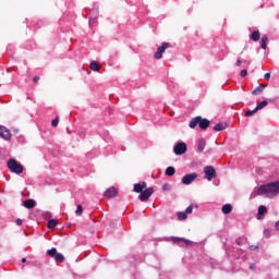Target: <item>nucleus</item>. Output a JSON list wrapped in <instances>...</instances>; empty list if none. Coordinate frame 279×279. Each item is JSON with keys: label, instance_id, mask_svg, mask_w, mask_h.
Instances as JSON below:
<instances>
[{"label": "nucleus", "instance_id": "3", "mask_svg": "<svg viewBox=\"0 0 279 279\" xmlns=\"http://www.w3.org/2000/svg\"><path fill=\"white\" fill-rule=\"evenodd\" d=\"M8 168L10 169V171H12V173H23V165L19 163L16 159H9Z\"/></svg>", "mask_w": 279, "mask_h": 279}, {"label": "nucleus", "instance_id": "37", "mask_svg": "<svg viewBox=\"0 0 279 279\" xmlns=\"http://www.w3.org/2000/svg\"><path fill=\"white\" fill-rule=\"evenodd\" d=\"M141 185H142V190L147 189V183L146 182H143Z\"/></svg>", "mask_w": 279, "mask_h": 279}, {"label": "nucleus", "instance_id": "10", "mask_svg": "<svg viewBox=\"0 0 279 279\" xmlns=\"http://www.w3.org/2000/svg\"><path fill=\"white\" fill-rule=\"evenodd\" d=\"M0 137L4 141H10L12 138V133L5 126L0 125Z\"/></svg>", "mask_w": 279, "mask_h": 279}, {"label": "nucleus", "instance_id": "29", "mask_svg": "<svg viewBox=\"0 0 279 279\" xmlns=\"http://www.w3.org/2000/svg\"><path fill=\"white\" fill-rule=\"evenodd\" d=\"M58 123H59V119H58V118L53 119V120L51 121L52 128H58Z\"/></svg>", "mask_w": 279, "mask_h": 279}, {"label": "nucleus", "instance_id": "41", "mask_svg": "<svg viewBox=\"0 0 279 279\" xmlns=\"http://www.w3.org/2000/svg\"><path fill=\"white\" fill-rule=\"evenodd\" d=\"M22 263H27V258L23 257Z\"/></svg>", "mask_w": 279, "mask_h": 279}, {"label": "nucleus", "instance_id": "12", "mask_svg": "<svg viewBox=\"0 0 279 279\" xmlns=\"http://www.w3.org/2000/svg\"><path fill=\"white\" fill-rule=\"evenodd\" d=\"M226 128H228V124L226 122H220L214 126V131L215 132H223V130H226Z\"/></svg>", "mask_w": 279, "mask_h": 279}, {"label": "nucleus", "instance_id": "35", "mask_svg": "<svg viewBox=\"0 0 279 279\" xmlns=\"http://www.w3.org/2000/svg\"><path fill=\"white\" fill-rule=\"evenodd\" d=\"M271 78V74L270 73H266L265 75H264V80H270Z\"/></svg>", "mask_w": 279, "mask_h": 279}, {"label": "nucleus", "instance_id": "34", "mask_svg": "<svg viewBox=\"0 0 279 279\" xmlns=\"http://www.w3.org/2000/svg\"><path fill=\"white\" fill-rule=\"evenodd\" d=\"M241 64H243V61L241 59H238V61L235 62V66H241Z\"/></svg>", "mask_w": 279, "mask_h": 279}, {"label": "nucleus", "instance_id": "20", "mask_svg": "<svg viewBox=\"0 0 279 279\" xmlns=\"http://www.w3.org/2000/svg\"><path fill=\"white\" fill-rule=\"evenodd\" d=\"M166 175H168L169 178H171L172 175H175V168L173 167H168L166 169Z\"/></svg>", "mask_w": 279, "mask_h": 279}, {"label": "nucleus", "instance_id": "9", "mask_svg": "<svg viewBox=\"0 0 279 279\" xmlns=\"http://www.w3.org/2000/svg\"><path fill=\"white\" fill-rule=\"evenodd\" d=\"M195 180H197V173L196 172L185 174L182 178V184H185V185L193 184V182H195Z\"/></svg>", "mask_w": 279, "mask_h": 279}, {"label": "nucleus", "instance_id": "36", "mask_svg": "<svg viewBox=\"0 0 279 279\" xmlns=\"http://www.w3.org/2000/svg\"><path fill=\"white\" fill-rule=\"evenodd\" d=\"M39 80H40V77H38V76H34L33 82L38 83V82H39Z\"/></svg>", "mask_w": 279, "mask_h": 279}, {"label": "nucleus", "instance_id": "23", "mask_svg": "<svg viewBox=\"0 0 279 279\" xmlns=\"http://www.w3.org/2000/svg\"><path fill=\"white\" fill-rule=\"evenodd\" d=\"M47 226H48V228L53 229V228H56V226H58V221L56 219H50V220H48Z\"/></svg>", "mask_w": 279, "mask_h": 279}, {"label": "nucleus", "instance_id": "11", "mask_svg": "<svg viewBox=\"0 0 279 279\" xmlns=\"http://www.w3.org/2000/svg\"><path fill=\"white\" fill-rule=\"evenodd\" d=\"M104 196L107 197V199L117 197V189L114 186L107 189V191L104 193Z\"/></svg>", "mask_w": 279, "mask_h": 279}, {"label": "nucleus", "instance_id": "2", "mask_svg": "<svg viewBox=\"0 0 279 279\" xmlns=\"http://www.w3.org/2000/svg\"><path fill=\"white\" fill-rule=\"evenodd\" d=\"M197 125L201 130H208V128H210V120L202 118V116H197L190 121L189 128H191V130H195Z\"/></svg>", "mask_w": 279, "mask_h": 279}, {"label": "nucleus", "instance_id": "14", "mask_svg": "<svg viewBox=\"0 0 279 279\" xmlns=\"http://www.w3.org/2000/svg\"><path fill=\"white\" fill-rule=\"evenodd\" d=\"M204 149H206V140L201 138V140H198L197 151H199V154H202V151H204Z\"/></svg>", "mask_w": 279, "mask_h": 279}, {"label": "nucleus", "instance_id": "38", "mask_svg": "<svg viewBox=\"0 0 279 279\" xmlns=\"http://www.w3.org/2000/svg\"><path fill=\"white\" fill-rule=\"evenodd\" d=\"M275 228H276V230H279V221H277V222L275 223Z\"/></svg>", "mask_w": 279, "mask_h": 279}, {"label": "nucleus", "instance_id": "32", "mask_svg": "<svg viewBox=\"0 0 279 279\" xmlns=\"http://www.w3.org/2000/svg\"><path fill=\"white\" fill-rule=\"evenodd\" d=\"M162 191H171V185L170 184H165L162 186Z\"/></svg>", "mask_w": 279, "mask_h": 279}, {"label": "nucleus", "instance_id": "33", "mask_svg": "<svg viewBox=\"0 0 279 279\" xmlns=\"http://www.w3.org/2000/svg\"><path fill=\"white\" fill-rule=\"evenodd\" d=\"M15 222L16 226H23V220L21 218H17Z\"/></svg>", "mask_w": 279, "mask_h": 279}, {"label": "nucleus", "instance_id": "4", "mask_svg": "<svg viewBox=\"0 0 279 279\" xmlns=\"http://www.w3.org/2000/svg\"><path fill=\"white\" fill-rule=\"evenodd\" d=\"M47 254L48 256H50V258H54L57 263H64V255H62V253H58V250L56 247L48 250Z\"/></svg>", "mask_w": 279, "mask_h": 279}, {"label": "nucleus", "instance_id": "25", "mask_svg": "<svg viewBox=\"0 0 279 279\" xmlns=\"http://www.w3.org/2000/svg\"><path fill=\"white\" fill-rule=\"evenodd\" d=\"M186 211H181V213H178V219L179 221H184V219H186Z\"/></svg>", "mask_w": 279, "mask_h": 279}, {"label": "nucleus", "instance_id": "1", "mask_svg": "<svg viewBox=\"0 0 279 279\" xmlns=\"http://www.w3.org/2000/svg\"><path fill=\"white\" fill-rule=\"evenodd\" d=\"M254 193L255 195H264V197H276L279 195V181L255 187Z\"/></svg>", "mask_w": 279, "mask_h": 279}, {"label": "nucleus", "instance_id": "22", "mask_svg": "<svg viewBox=\"0 0 279 279\" xmlns=\"http://www.w3.org/2000/svg\"><path fill=\"white\" fill-rule=\"evenodd\" d=\"M90 70H92V71H95V72H98V71H99V62H97V61H92V62H90Z\"/></svg>", "mask_w": 279, "mask_h": 279}, {"label": "nucleus", "instance_id": "7", "mask_svg": "<svg viewBox=\"0 0 279 279\" xmlns=\"http://www.w3.org/2000/svg\"><path fill=\"white\" fill-rule=\"evenodd\" d=\"M167 49H169V43H163L160 47H158L154 54L155 60H160L162 58V53H165Z\"/></svg>", "mask_w": 279, "mask_h": 279}, {"label": "nucleus", "instance_id": "21", "mask_svg": "<svg viewBox=\"0 0 279 279\" xmlns=\"http://www.w3.org/2000/svg\"><path fill=\"white\" fill-rule=\"evenodd\" d=\"M268 40H269V38L267 37V35L262 36V49H267Z\"/></svg>", "mask_w": 279, "mask_h": 279}, {"label": "nucleus", "instance_id": "6", "mask_svg": "<svg viewBox=\"0 0 279 279\" xmlns=\"http://www.w3.org/2000/svg\"><path fill=\"white\" fill-rule=\"evenodd\" d=\"M173 151L175 156H182L183 154H186V143L180 142L173 147Z\"/></svg>", "mask_w": 279, "mask_h": 279}, {"label": "nucleus", "instance_id": "30", "mask_svg": "<svg viewBox=\"0 0 279 279\" xmlns=\"http://www.w3.org/2000/svg\"><path fill=\"white\" fill-rule=\"evenodd\" d=\"M191 213H193V205H190V206L185 209V214H186V215H191Z\"/></svg>", "mask_w": 279, "mask_h": 279}, {"label": "nucleus", "instance_id": "39", "mask_svg": "<svg viewBox=\"0 0 279 279\" xmlns=\"http://www.w3.org/2000/svg\"><path fill=\"white\" fill-rule=\"evenodd\" d=\"M250 250H258V246H250Z\"/></svg>", "mask_w": 279, "mask_h": 279}, {"label": "nucleus", "instance_id": "5", "mask_svg": "<svg viewBox=\"0 0 279 279\" xmlns=\"http://www.w3.org/2000/svg\"><path fill=\"white\" fill-rule=\"evenodd\" d=\"M205 179L210 182L214 178H217V171L213 166H206L204 168Z\"/></svg>", "mask_w": 279, "mask_h": 279}, {"label": "nucleus", "instance_id": "26", "mask_svg": "<svg viewBox=\"0 0 279 279\" xmlns=\"http://www.w3.org/2000/svg\"><path fill=\"white\" fill-rule=\"evenodd\" d=\"M142 191H143V186L141 185V183L134 184V192L135 193H141Z\"/></svg>", "mask_w": 279, "mask_h": 279}, {"label": "nucleus", "instance_id": "13", "mask_svg": "<svg viewBox=\"0 0 279 279\" xmlns=\"http://www.w3.org/2000/svg\"><path fill=\"white\" fill-rule=\"evenodd\" d=\"M172 241L173 243H184L185 245H191V241L184 238L173 236Z\"/></svg>", "mask_w": 279, "mask_h": 279}, {"label": "nucleus", "instance_id": "27", "mask_svg": "<svg viewBox=\"0 0 279 279\" xmlns=\"http://www.w3.org/2000/svg\"><path fill=\"white\" fill-rule=\"evenodd\" d=\"M257 111H258V110H257L256 108L253 109V110L246 111V112H245V117H253V114H256Z\"/></svg>", "mask_w": 279, "mask_h": 279}, {"label": "nucleus", "instance_id": "17", "mask_svg": "<svg viewBox=\"0 0 279 279\" xmlns=\"http://www.w3.org/2000/svg\"><path fill=\"white\" fill-rule=\"evenodd\" d=\"M251 38L254 43H258L260 40V32L255 31L251 34Z\"/></svg>", "mask_w": 279, "mask_h": 279}, {"label": "nucleus", "instance_id": "19", "mask_svg": "<svg viewBox=\"0 0 279 279\" xmlns=\"http://www.w3.org/2000/svg\"><path fill=\"white\" fill-rule=\"evenodd\" d=\"M267 85H259L257 88H255L252 92V95H260V93H263V90H265Z\"/></svg>", "mask_w": 279, "mask_h": 279}, {"label": "nucleus", "instance_id": "8", "mask_svg": "<svg viewBox=\"0 0 279 279\" xmlns=\"http://www.w3.org/2000/svg\"><path fill=\"white\" fill-rule=\"evenodd\" d=\"M151 195H154V189L148 187L141 192L138 198L141 199V202H147V199H149V197H151Z\"/></svg>", "mask_w": 279, "mask_h": 279}, {"label": "nucleus", "instance_id": "28", "mask_svg": "<svg viewBox=\"0 0 279 279\" xmlns=\"http://www.w3.org/2000/svg\"><path fill=\"white\" fill-rule=\"evenodd\" d=\"M84 213V208L82 207V205H77V208L75 210V215L81 216Z\"/></svg>", "mask_w": 279, "mask_h": 279}, {"label": "nucleus", "instance_id": "18", "mask_svg": "<svg viewBox=\"0 0 279 279\" xmlns=\"http://www.w3.org/2000/svg\"><path fill=\"white\" fill-rule=\"evenodd\" d=\"M36 206V201L34 199H27L24 202L25 208H34Z\"/></svg>", "mask_w": 279, "mask_h": 279}, {"label": "nucleus", "instance_id": "24", "mask_svg": "<svg viewBox=\"0 0 279 279\" xmlns=\"http://www.w3.org/2000/svg\"><path fill=\"white\" fill-rule=\"evenodd\" d=\"M267 104H268L267 100H263L255 108L256 110H263V108L267 107Z\"/></svg>", "mask_w": 279, "mask_h": 279}, {"label": "nucleus", "instance_id": "16", "mask_svg": "<svg viewBox=\"0 0 279 279\" xmlns=\"http://www.w3.org/2000/svg\"><path fill=\"white\" fill-rule=\"evenodd\" d=\"M223 215H230L232 213V205L231 204H226L221 208Z\"/></svg>", "mask_w": 279, "mask_h": 279}, {"label": "nucleus", "instance_id": "40", "mask_svg": "<svg viewBox=\"0 0 279 279\" xmlns=\"http://www.w3.org/2000/svg\"><path fill=\"white\" fill-rule=\"evenodd\" d=\"M243 62H244V64H252V62H250L247 60H244Z\"/></svg>", "mask_w": 279, "mask_h": 279}, {"label": "nucleus", "instance_id": "31", "mask_svg": "<svg viewBox=\"0 0 279 279\" xmlns=\"http://www.w3.org/2000/svg\"><path fill=\"white\" fill-rule=\"evenodd\" d=\"M241 77H247V70H242L240 72Z\"/></svg>", "mask_w": 279, "mask_h": 279}, {"label": "nucleus", "instance_id": "15", "mask_svg": "<svg viewBox=\"0 0 279 279\" xmlns=\"http://www.w3.org/2000/svg\"><path fill=\"white\" fill-rule=\"evenodd\" d=\"M266 213H267V207L265 205H260L258 207L257 219H263V215H266Z\"/></svg>", "mask_w": 279, "mask_h": 279}]
</instances>
